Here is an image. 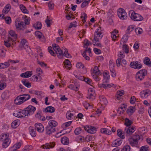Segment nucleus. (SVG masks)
Returning <instances> with one entry per match:
<instances>
[{
    "mask_svg": "<svg viewBox=\"0 0 151 151\" xmlns=\"http://www.w3.org/2000/svg\"><path fill=\"white\" fill-rule=\"evenodd\" d=\"M30 96L29 94H23L17 96L14 100V103L16 105H20L29 99Z\"/></svg>",
    "mask_w": 151,
    "mask_h": 151,
    "instance_id": "nucleus-1",
    "label": "nucleus"
},
{
    "mask_svg": "<svg viewBox=\"0 0 151 151\" xmlns=\"http://www.w3.org/2000/svg\"><path fill=\"white\" fill-rule=\"evenodd\" d=\"M8 134L4 133L2 134L0 137L1 140H4L2 144V147L3 148H5L7 147L10 143L11 141L8 138Z\"/></svg>",
    "mask_w": 151,
    "mask_h": 151,
    "instance_id": "nucleus-2",
    "label": "nucleus"
},
{
    "mask_svg": "<svg viewBox=\"0 0 151 151\" xmlns=\"http://www.w3.org/2000/svg\"><path fill=\"white\" fill-rule=\"evenodd\" d=\"M147 71L145 69L140 70L138 72L136 75V78L138 81L142 80L147 74Z\"/></svg>",
    "mask_w": 151,
    "mask_h": 151,
    "instance_id": "nucleus-3",
    "label": "nucleus"
},
{
    "mask_svg": "<svg viewBox=\"0 0 151 151\" xmlns=\"http://www.w3.org/2000/svg\"><path fill=\"white\" fill-rule=\"evenodd\" d=\"M52 46L58 58H62L64 55L63 51L60 49L59 46L56 44H53Z\"/></svg>",
    "mask_w": 151,
    "mask_h": 151,
    "instance_id": "nucleus-4",
    "label": "nucleus"
},
{
    "mask_svg": "<svg viewBox=\"0 0 151 151\" xmlns=\"http://www.w3.org/2000/svg\"><path fill=\"white\" fill-rule=\"evenodd\" d=\"M91 74L92 76L95 81H98L100 80V78L97 75H101V73L97 66H95L93 68V73Z\"/></svg>",
    "mask_w": 151,
    "mask_h": 151,
    "instance_id": "nucleus-5",
    "label": "nucleus"
},
{
    "mask_svg": "<svg viewBox=\"0 0 151 151\" xmlns=\"http://www.w3.org/2000/svg\"><path fill=\"white\" fill-rule=\"evenodd\" d=\"M13 114L15 116L19 118H27L28 116L25 109L22 110L16 111Z\"/></svg>",
    "mask_w": 151,
    "mask_h": 151,
    "instance_id": "nucleus-6",
    "label": "nucleus"
},
{
    "mask_svg": "<svg viewBox=\"0 0 151 151\" xmlns=\"http://www.w3.org/2000/svg\"><path fill=\"white\" fill-rule=\"evenodd\" d=\"M135 130L136 128L134 126L127 127L124 129V132L127 136H129L132 134Z\"/></svg>",
    "mask_w": 151,
    "mask_h": 151,
    "instance_id": "nucleus-7",
    "label": "nucleus"
},
{
    "mask_svg": "<svg viewBox=\"0 0 151 151\" xmlns=\"http://www.w3.org/2000/svg\"><path fill=\"white\" fill-rule=\"evenodd\" d=\"M117 14L120 19L122 20L125 19L127 18V13L122 8H119L117 11Z\"/></svg>",
    "mask_w": 151,
    "mask_h": 151,
    "instance_id": "nucleus-8",
    "label": "nucleus"
},
{
    "mask_svg": "<svg viewBox=\"0 0 151 151\" xmlns=\"http://www.w3.org/2000/svg\"><path fill=\"white\" fill-rule=\"evenodd\" d=\"M130 17L132 19L135 21H140L143 19V18L141 15L134 12H132Z\"/></svg>",
    "mask_w": 151,
    "mask_h": 151,
    "instance_id": "nucleus-9",
    "label": "nucleus"
},
{
    "mask_svg": "<svg viewBox=\"0 0 151 151\" xmlns=\"http://www.w3.org/2000/svg\"><path fill=\"white\" fill-rule=\"evenodd\" d=\"M15 25L17 29L23 30L26 28L24 24V22L22 21L16 20L15 22Z\"/></svg>",
    "mask_w": 151,
    "mask_h": 151,
    "instance_id": "nucleus-10",
    "label": "nucleus"
},
{
    "mask_svg": "<svg viewBox=\"0 0 151 151\" xmlns=\"http://www.w3.org/2000/svg\"><path fill=\"white\" fill-rule=\"evenodd\" d=\"M130 67L134 69H139L142 67L141 63L138 61L132 62L130 64Z\"/></svg>",
    "mask_w": 151,
    "mask_h": 151,
    "instance_id": "nucleus-11",
    "label": "nucleus"
},
{
    "mask_svg": "<svg viewBox=\"0 0 151 151\" xmlns=\"http://www.w3.org/2000/svg\"><path fill=\"white\" fill-rule=\"evenodd\" d=\"M25 109L27 115L28 116L34 114L36 110V108L32 105H29L25 108Z\"/></svg>",
    "mask_w": 151,
    "mask_h": 151,
    "instance_id": "nucleus-12",
    "label": "nucleus"
},
{
    "mask_svg": "<svg viewBox=\"0 0 151 151\" xmlns=\"http://www.w3.org/2000/svg\"><path fill=\"white\" fill-rule=\"evenodd\" d=\"M100 39L99 37H96V35H94V38L92 40L93 41V44L94 46L99 47H101L102 45L101 43L99 42V39Z\"/></svg>",
    "mask_w": 151,
    "mask_h": 151,
    "instance_id": "nucleus-13",
    "label": "nucleus"
},
{
    "mask_svg": "<svg viewBox=\"0 0 151 151\" xmlns=\"http://www.w3.org/2000/svg\"><path fill=\"white\" fill-rule=\"evenodd\" d=\"M84 129L87 132L91 134L95 133L96 131V128L91 126L85 127Z\"/></svg>",
    "mask_w": 151,
    "mask_h": 151,
    "instance_id": "nucleus-14",
    "label": "nucleus"
},
{
    "mask_svg": "<svg viewBox=\"0 0 151 151\" xmlns=\"http://www.w3.org/2000/svg\"><path fill=\"white\" fill-rule=\"evenodd\" d=\"M150 91L148 89L143 90L140 93V95L142 98H147L150 94Z\"/></svg>",
    "mask_w": 151,
    "mask_h": 151,
    "instance_id": "nucleus-15",
    "label": "nucleus"
},
{
    "mask_svg": "<svg viewBox=\"0 0 151 151\" xmlns=\"http://www.w3.org/2000/svg\"><path fill=\"white\" fill-rule=\"evenodd\" d=\"M35 127L36 129L39 132H42L44 128L43 125L40 123H36L35 124Z\"/></svg>",
    "mask_w": 151,
    "mask_h": 151,
    "instance_id": "nucleus-16",
    "label": "nucleus"
},
{
    "mask_svg": "<svg viewBox=\"0 0 151 151\" xmlns=\"http://www.w3.org/2000/svg\"><path fill=\"white\" fill-rule=\"evenodd\" d=\"M88 95L87 98L89 99H94L95 96V92L94 90L92 88H90L88 89Z\"/></svg>",
    "mask_w": 151,
    "mask_h": 151,
    "instance_id": "nucleus-17",
    "label": "nucleus"
},
{
    "mask_svg": "<svg viewBox=\"0 0 151 151\" xmlns=\"http://www.w3.org/2000/svg\"><path fill=\"white\" fill-rule=\"evenodd\" d=\"M110 70L111 73V75L113 77H115L116 76V73L114 68V64L112 63V61L109 62Z\"/></svg>",
    "mask_w": 151,
    "mask_h": 151,
    "instance_id": "nucleus-18",
    "label": "nucleus"
},
{
    "mask_svg": "<svg viewBox=\"0 0 151 151\" xmlns=\"http://www.w3.org/2000/svg\"><path fill=\"white\" fill-rule=\"evenodd\" d=\"M46 133L47 134H50L55 131V128L54 127L47 126L46 128Z\"/></svg>",
    "mask_w": 151,
    "mask_h": 151,
    "instance_id": "nucleus-19",
    "label": "nucleus"
},
{
    "mask_svg": "<svg viewBox=\"0 0 151 151\" xmlns=\"http://www.w3.org/2000/svg\"><path fill=\"white\" fill-rule=\"evenodd\" d=\"M122 139H118L113 142L111 145L113 147H117L119 146L122 144Z\"/></svg>",
    "mask_w": 151,
    "mask_h": 151,
    "instance_id": "nucleus-20",
    "label": "nucleus"
},
{
    "mask_svg": "<svg viewBox=\"0 0 151 151\" xmlns=\"http://www.w3.org/2000/svg\"><path fill=\"white\" fill-rule=\"evenodd\" d=\"M114 84L112 83L110 84H105L104 83L102 84H98L99 87L100 88H109L111 87H113Z\"/></svg>",
    "mask_w": 151,
    "mask_h": 151,
    "instance_id": "nucleus-21",
    "label": "nucleus"
},
{
    "mask_svg": "<svg viewBox=\"0 0 151 151\" xmlns=\"http://www.w3.org/2000/svg\"><path fill=\"white\" fill-rule=\"evenodd\" d=\"M54 145V144L53 143L50 142L46 143L45 145H42L41 147L43 149H47L53 147Z\"/></svg>",
    "mask_w": 151,
    "mask_h": 151,
    "instance_id": "nucleus-22",
    "label": "nucleus"
},
{
    "mask_svg": "<svg viewBox=\"0 0 151 151\" xmlns=\"http://www.w3.org/2000/svg\"><path fill=\"white\" fill-rule=\"evenodd\" d=\"M104 79L103 83H107L109 81V73L107 72H105L103 73Z\"/></svg>",
    "mask_w": 151,
    "mask_h": 151,
    "instance_id": "nucleus-23",
    "label": "nucleus"
},
{
    "mask_svg": "<svg viewBox=\"0 0 151 151\" xmlns=\"http://www.w3.org/2000/svg\"><path fill=\"white\" fill-rule=\"evenodd\" d=\"M32 71H28L21 73L20 76L23 78H29L32 75Z\"/></svg>",
    "mask_w": 151,
    "mask_h": 151,
    "instance_id": "nucleus-24",
    "label": "nucleus"
},
{
    "mask_svg": "<svg viewBox=\"0 0 151 151\" xmlns=\"http://www.w3.org/2000/svg\"><path fill=\"white\" fill-rule=\"evenodd\" d=\"M12 39L9 37L7 40L4 41V45L7 47H9L11 46V41Z\"/></svg>",
    "mask_w": 151,
    "mask_h": 151,
    "instance_id": "nucleus-25",
    "label": "nucleus"
},
{
    "mask_svg": "<svg viewBox=\"0 0 151 151\" xmlns=\"http://www.w3.org/2000/svg\"><path fill=\"white\" fill-rule=\"evenodd\" d=\"M79 87V85L78 84H76L75 83V85L73 84H70L68 86L69 88L70 89L73 90L75 91H77L78 89V87Z\"/></svg>",
    "mask_w": 151,
    "mask_h": 151,
    "instance_id": "nucleus-26",
    "label": "nucleus"
},
{
    "mask_svg": "<svg viewBox=\"0 0 151 151\" xmlns=\"http://www.w3.org/2000/svg\"><path fill=\"white\" fill-rule=\"evenodd\" d=\"M29 130L30 134L32 137H35L36 136V133L34 127L30 126L29 128Z\"/></svg>",
    "mask_w": 151,
    "mask_h": 151,
    "instance_id": "nucleus-27",
    "label": "nucleus"
},
{
    "mask_svg": "<svg viewBox=\"0 0 151 151\" xmlns=\"http://www.w3.org/2000/svg\"><path fill=\"white\" fill-rule=\"evenodd\" d=\"M100 131L101 133L106 134L110 135L112 133V132L110 130L107 128L101 129Z\"/></svg>",
    "mask_w": 151,
    "mask_h": 151,
    "instance_id": "nucleus-28",
    "label": "nucleus"
},
{
    "mask_svg": "<svg viewBox=\"0 0 151 151\" xmlns=\"http://www.w3.org/2000/svg\"><path fill=\"white\" fill-rule=\"evenodd\" d=\"M44 111L45 112L53 113L55 111V109L52 106H48L44 109Z\"/></svg>",
    "mask_w": 151,
    "mask_h": 151,
    "instance_id": "nucleus-29",
    "label": "nucleus"
},
{
    "mask_svg": "<svg viewBox=\"0 0 151 151\" xmlns=\"http://www.w3.org/2000/svg\"><path fill=\"white\" fill-rule=\"evenodd\" d=\"M128 141L129 143L132 146H136L137 147L138 143L137 142V141H135V140L131 138L128 139Z\"/></svg>",
    "mask_w": 151,
    "mask_h": 151,
    "instance_id": "nucleus-30",
    "label": "nucleus"
},
{
    "mask_svg": "<svg viewBox=\"0 0 151 151\" xmlns=\"http://www.w3.org/2000/svg\"><path fill=\"white\" fill-rule=\"evenodd\" d=\"M100 103L102 104L106 105L107 103L106 99L103 96H100L99 97Z\"/></svg>",
    "mask_w": 151,
    "mask_h": 151,
    "instance_id": "nucleus-31",
    "label": "nucleus"
},
{
    "mask_svg": "<svg viewBox=\"0 0 151 151\" xmlns=\"http://www.w3.org/2000/svg\"><path fill=\"white\" fill-rule=\"evenodd\" d=\"M135 110V108L133 106H130L127 109V113L129 115H132Z\"/></svg>",
    "mask_w": 151,
    "mask_h": 151,
    "instance_id": "nucleus-32",
    "label": "nucleus"
},
{
    "mask_svg": "<svg viewBox=\"0 0 151 151\" xmlns=\"http://www.w3.org/2000/svg\"><path fill=\"white\" fill-rule=\"evenodd\" d=\"M11 9V6L9 4H7L4 8L3 12L4 14H6L10 11Z\"/></svg>",
    "mask_w": 151,
    "mask_h": 151,
    "instance_id": "nucleus-33",
    "label": "nucleus"
},
{
    "mask_svg": "<svg viewBox=\"0 0 151 151\" xmlns=\"http://www.w3.org/2000/svg\"><path fill=\"white\" fill-rule=\"evenodd\" d=\"M10 64L7 62H5L4 63H0V69H4L10 66Z\"/></svg>",
    "mask_w": 151,
    "mask_h": 151,
    "instance_id": "nucleus-34",
    "label": "nucleus"
},
{
    "mask_svg": "<svg viewBox=\"0 0 151 151\" xmlns=\"http://www.w3.org/2000/svg\"><path fill=\"white\" fill-rule=\"evenodd\" d=\"M118 136L122 139H124L125 137L123 134L122 130L121 129H118L117 131Z\"/></svg>",
    "mask_w": 151,
    "mask_h": 151,
    "instance_id": "nucleus-35",
    "label": "nucleus"
},
{
    "mask_svg": "<svg viewBox=\"0 0 151 151\" xmlns=\"http://www.w3.org/2000/svg\"><path fill=\"white\" fill-rule=\"evenodd\" d=\"M64 63L65 68L67 69L70 70L71 67L70 62L68 59H66L65 60Z\"/></svg>",
    "mask_w": 151,
    "mask_h": 151,
    "instance_id": "nucleus-36",
    "label": "nucleus"
},
{
    "mask_svg": "<svg viewBox=\"0 0 151 151\" xmlns=\"http://www.w3.org/2000/svg\"><path fill=\"white\" fill-rule=\"evenodd\" d=\"M48 124L49 126L54 128L57 125L58 123L55 120H51L49 121Z\"/></svg>",
    "mask_w": 151,
    "mask_h": 151,
    "instance_id": "nucleus-37",
    "label": "nucleus"
},
{
    "mask_svg": "<svg viewBox=\"0 0 151 151\" xmlns=\"http://www.w3.org/2000/svg\"><path fill=\"white\" fill-rule=\"evenodd\" d=\"M9 36L11 38L14 39V40H16L17 38V35L15 33V32L13 30H10L9 32Z\"/></svg>",
    "mask_w": 151,
    "mask_h": 151,
    "instance_id": "nucleus-38",
    "label": "nucleus"
},
{
    "mask_svg": "<svg viewBox=\"0 0 151 151\" xmlns=\"http://www.w3.org/2000/svg\"><path fill=\"white\" fill-rule=\"evenodd\" d=\"M61 142L64 145H68L69 142V139L67 137H64L61 139Z\"/></svg>",
    "mask_w": 151,
    "mask_h": 151,
    "instance_id": "nucleus-39",
    "label": "nucleus"
},
{
    "mask_svg": "<svg viewBox=\"0 0 151 151\" xmlns=\"http://www.w3.org/2000/svg\"><path fill=\"white\" fill-rule=\"evenodd\" d=\"M132 121L129 120L128 118H126L125 119V124L126 126V127H130V125L132 124Z\"/></svg>",
    "mask_w": 151,
    "mask_h": 151,
    "instance_id": "nucleus-40",
    "label": "nucleus"
},
{
    "mask_svg": "<svg viewBox=\"0 0 151 151\" xmlns=\"http://www.w3.org/2000/svg\"><path fill=\"white\" fill-rule=\"evenodd\" d=\"M33 27L36 29H39L41 28L42 24L40 22H38L33 24Z\"/></svg>",
    "mask_w": 151,
    "mask_h": 151,
    "instance_id": "nucleus-41",
    "label": "nucleus"
},
{
    "mask_svg": "<svg viewBox=\"0 0 151 151\" xmlns=\"http://www.w3.org/2000/svg\"><path fill=\"white\" fill-rule=\"evenodd\" d=\"M63 50H64V53L63 56L68 58H71V56L68 53V50L65 47H63Z\"/></svg>",
    "mask_w": 151,
    "mask_h": 151,
    "instance_id": "nucleus-42",
    "label": "nucleus"
},
{
    "mask_svg": "<svg viewBox=\"0 0 151 151\" xmlns=\"http://www.w3.org/2000/svg\"><path fill=\"white\" fill-rule=\"evenodd\" d=\"M23 84L27 88H29L31 86V84L29 82L27 81L26 80L24 79L22 81Z\"/></svg>",
    "mask_w": 151,
    "mask_h": 151,
    "instance_id": "nucleus-43",
    "label": "nucleus"
},
{
    "mask_svg": "<svg viewBox=\"0 0 151 151\" xmlns=\"http://www.w3.org/2000/svg\"><path fill=\"white\" fill-rule=\"evenodd\" d=\"M19 7L21 10L23 12L26 14H28V11L24 5L21 4L20 5Z\"/></svg>",
    "mask_w": 151,
    "mask_h": 151,
    "instance_id": "nucleus-44",
    "label": "nucleus"
},
{
    "mask_svg": "<svg viewBox=\"0 0 151 151\" xmlns=\"http://www.w3.org/2000/svg\"><path fill=\"white\" fill-rule=\"evenodd\" d=\"M30 19L29 17H28L27 16L25 17L24 20V22H24V24L25 28L26 27L27 25H28L30 23Z\"/></svg>",
    "mask_w": 151,
    "mask_h": 151,
    "instance_id": "nucleus-45",
    "label": "nucleus"
},
{
    "mask_svg": "<svg viewBox=\"0 0 151 151\" xmlns=\"http://www.w3.org/2000/svg\"><path fill=\"white\" fill-rule=\"evenodd\" d=\"M35 35L36 37L39 39H41V38L44 39V36H42V34L41 32L39 31H36L35 32Z\"/></svg>",
    "mask_w": 151,
    "mask_h": 151,
    "instance_id": "nucleus-46",
    "label": "nucleus"
},
{
    "mask_svg": "<svg viewBox=\"0 0 151 151\" xmlns=\"http://www.w3.org/2000/svg\"><path fill=\"white\" fill-rule=\"evenodd\" d=\"M144 63L148 66L151 67V62L148 58H145L144 61Z\"/></svg>",
    "mask_w": 151,
    "mask_h": 151,
    "instance_id": "nucleus-47",
    "label": "nucleus"
},
{
    "mask_svg": "<svg viewBox=\"0 0 151 151\" xmlns=\"http://www.w3.org/2000/svg\"><path fill=\"white\" fill-rule=\"evenodd\" d=\"M19 123L17 120L14 121L12 123V127L14 128H16L18 126Z\"/></svg>",
    "mask_w": 151,
    "mask_h": 151,
    "instance_id": "nucleus-48",
    "label": "nucleus"
},
{
    "mask_svg": "<svg viewBox=\"0 0 151 151\" xmlns=\"http://www.w3.org/2000/svg\"><path fill=\"white\" fill-rule=\"evenodd\" d=\"M67 118L69 120H71L72 117L73 116V114L70 111H68L66 114Z\"/></svg>",
    "mask_w": 151,
    "mask_h": 151,
    "instance_id": "nucleus-49",
    "label": "nucleus"
},
{
    "mask_svg": "<svg viewBox=\"0 0 151 151\" xmlns=\"http://www.w3.org/2000/svg\"><path fill=\"white\" fill-rule=\"evenodd\" d=\"M21 143L20 142H18L14 144L13 146L11 147L12 149H14L17 150L21 146Z\"/></svg>",
    "mask_w": 151,
    "mask_h": 151,
    "instance_id": "nucleus-50",
    "label": "nucleus"
},
{
    "mask_svg": "<svg viewBox=\"0 0 151 151\" xmlns=\"http://www.w3.org/2000/svg\"><path fill=\"white\" fill-rule=\"evenodd\" d=\"M81 17L82 19V20L83 22H86V19L87 17V15L85 13L83 12H82L81 14Z\"/></svg>",
    "mask_w": 151,
    "mask_h": 151,
    "instance_id": "nucleus-51",
    "label": "nucleus"
},
{
    "mask_svg": "<svg viewBox=\"0 0 151 151\" xmlns=\"http://www.w3.org/2000/svg\"><path fill=\"white\" fill-rule=\"evenodd\" d=\"M8 94L7 91L3 92L1 96L2 99L3 100L7 99L8 97Z\"/></svg>",
    "mask_w": 151,
    "mask_h": 151,
    "instance_id": "nucleus-52",
    "label": "nucleus"
},
{
    "mask_svg": "<svg viewBox=\"0 0 151 151\" xmlns=\"http://www.w3.org/2000/svg\"><path fill=\"white\" fill-rule=\"evenodd\" d=\"M99 30V29H97V30H96L95 32L94 35H96L97 37L101 39L103 35H102V34L101 32L98 31Z\"/></svg>",
    "mask_w": 151,
    "mask_h": 151,
    "instance_id": "nucleus-53",
    "label": "nucleus"
},
{
    "mask_svg": "<svg viewBox=\"0 0 151 151\" xmlns=\"http://www.w3.org/2000/svg\"><path fill=\"white\" fill-rule=\"evenodd\" d=\"M82 132V129L80 127L77 128L74 131V133L76 135H78L80 134Z\"/></svg>",
    "mask_w": 151,
    "mask_h": 151,
    "instance_id": "nucleus-54",
    "label": "nucleus"
},
{
    "mask_svg": "<svg viewBox=\"0 0 151 151\" xmlns=\"http://www.w3.org/2000/svg\"><path fill=\"white\" fill-rule=\"evenodd\" d=\"M122 49L125 53L127 54L129 53V47L127 45L125 44L123 45L122 47Z\"/></svg>",
    "mask_w": 151,
    "mask_h": 151,
    "instance_id": "nucleus-55",
    "label": "nucleus"
},
{
    "mask_svg": "<svg viewBox=\"0 0 151 151\" xmlns=\"http://www.w3.org/2000/svg\"><path fill=\"white\" fill-rule=\"evenodd\" d=\"M134 29V26L133 25L129 26L127 28L126 31L127 33H129L130 32H132Z\"/></svg>",
    "mask_w": 151,
    "mask_h": 151,
    "instance_id": "nucleus-56",
    "label": "nucleus"
},
{
    "mask_svg": "<svg viewBox=\"0 0 151 151\" xmlns=\"http://www.w3.org/2000/svg\"><path fill=\"white\" fill-rule=\"evenodd\" d=\"M124 91L122 90L121 91H119L117 92V94L116 96V98L118 99H119L124 94Z\"/></svg>",
    "mask_w": 151,
    "mask_h": 151,
    "instance_id": "nucleus-57",
    "label": "nucleus"
},
{
    "mask_svg": "<svg viewBox=\"0 0 151 151\" xmlns=\"http://www.w3.org/2000/svg\"><path fill=\"white\" fill-rule=\"evenodd\" d=\"M32 147L31 145L26 146L23 149L22 151H29L32 150Z\"/></svg>",
    "mask_w": 151,
    "mask_h": 151,
    "instance_id": "nucleus-58",
    "label": "nucleus"
},
{
    "mask_svg": "<svg viewBox=\"0 0 151 151\" xmlns=\"http://www.w3.org/2000/svg\"><path fill=\"white\" fill-rule=\"evenodd\" d=\"M130 147L129 145H127L124 147L121 151H130Z\"/></svg>",
    "mask_w": 151,
    "mask_h": 151,
    "instance_id": "nucleus-59",
    "label": "nucleus"
},
{
    "mask_svg": "<svg viewBox=\"0 0 151 151\" xmlns=\"http://www.w3.org/2000/svg\"><path fill=\"white\" fill-rule=\"evenodd\" d=\"M135 31L137 35H140L142 34L143 30L142 29L140 28H137L135 29Z\"/></svg>",
    "mask_w": 151,
    "mask_h": 151,
    "instance_id": "nucleus-60",
    "label": "nucleus"
},
{
    "mask_svg": "<svg viewBox=\"0 0 151 151\" xmlns=\"http://www.w3.org/2000/svg\"><path fill=\"white\" fill-rule=\"evenodd\" d=\"M91 0H85L82 4L81 5V7L82 8H84L85 6L88 5L89 1Z\"/></svg>",
    "mask_w": 151,
    "mask_h": 151,
    "instance_id": "nucleus-61",
    "label": "nucleus"
},
{
    "mask_svg": "<svg viewBox=\"0 0 151 151\" xmlns=\"http://www.w3.org/2000/svg\"><path fill=\"white\" fill-rule=\"evenodd\" d=\"M135 140V141H137V142L138 143V142L139 140L140 139V137L139 135L138 134H136L134 135L131 138Z\"/></svg>",
    "mask_w": 151,
    "mask_h": 151,
    "instance_id": "nucleus-62",
    "label": "nucleus"
},
{
    "mask_svg": "<svg viewBox=\"0 0 151 151\" xmlns=\"http://www.w3.org/2000/svg\"><path fill=\"white\" fill-rule=\"evenodd\" d=\"M54 4L52 1H50L49 2L48 6L49 7L50 9H53L54 8Z\"/></svg>",
    "mask_w": 151,
    "mask_h": 151,
    "instance_id": "nucleus-63",
    "label": "nucleus"
},
{
    "mask_svg": "<svg viewBox=\"0 0 151 151\" xmlns=\"http://www.w3.org/2000/svg\"><path fill=\"white\" fill-rule=\"evenodd\" d=\"M149 147L147 145L141 147L140 151H148Z\"/></svg>",
    "mask_w": 151,
    "mask_h": 151,
    "instance_id": "nucleus-64",
    "label": "nucleus"
}]
</instances>
